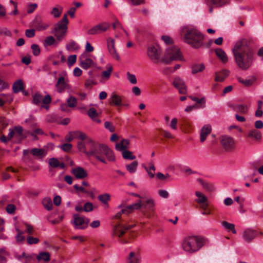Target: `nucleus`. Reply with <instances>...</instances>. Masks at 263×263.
<instances>
[{
	"mask_svg": "<svg viewBox=\"0 0 263 263\" xmlns=\"http://www.w3.org/2000/svg\"><path fill=\"white\" fill-rule=\"evenodd\" d=\"M77 147L79 151L88 156H93L104 164H107L104 156L108 161L114 162L116 160L112 151L106 145L100 144L91 139H87L85 143L83 141L78 142Z\"/></svg>",
	"mask_w": 263,
	"mask_h": 263,
	"instance_id": "obj_1",
	"label": "nucleus"
},
{
	"mask_svg": "<svg viewBox=\"0 0 263 263\" xmlns=\"http://www.w3.org/2000/svg\"><path fill=\"white\" fill-rule=\"evenodd\" d=\"M233 52L236 64L240 69L247 70L251 67L254 54L250 40L242 39L237 42L233 49Z\"/></svg>",
	"mask_w": 263,
	"mask_h": 263,
	"instance_id": "obj_2",
	"label": "nucleus"
},
{
	"mask_svg": "<svg viewBox=\"0 0 263 263\" xmlns=\"http://www.w3.org/2000/svg\"><path fill=\"white\" fill-rule=\"evenodd\" d=\"M205 243L206 240L201 236H187L183 239L182 248L187 253L193 254L198 251Z\"/></svg>",
	"mask_w": 263,
	"mask_h": 263,
	"instance_id": "obj_3",
	"label": "nucleus"
},
{
	"mask_svg": "<svg viewBox=\"0 0 263 263\" xmlns=\"http://www.w3.org/2000/svg\"><path fill=\"white\" fill-rule=\"evenodd\" d=\"M203 39L204 35L194 28L187 29L184 35V42L196 49L203 46Z\"/></svg>",
	"mask_w": 263,
	"mask_h": 263,
	"instance_id": "obj_4",
	"label": "nucleus"
},
{
	"mask_svg": "<svg viewBox=\"0 0 263 263\" xmlns=\"http://www.w3.org/2000/svg\"><path fill=\"white\" fill-rule=\"evenodd\" d=\"M68 22L67 14H65L62 20L54 25L52 33L54 34L59 41L62 40L66 35Z\"/></svg>",
	"mask_w": 263,
	"mask_h": 263,
	"instance_id": "obj_5",
	"label": "nucleus"
},
{
	"mask_svg": "<svg viewBox=\"0 0 263 263\" xmlns=\"http://www.w3.org/2000/svg\"><path fill=\"white\" fill-rule=\"evenodd\" d=\"M134 225H129L125 226L121 224H117L113 229V235L119 238V241L122 243H127L129 236L126 234L127 231L133 228Z\"/></svg>",
	"mask_w": 263,
	"mask_h": 263,
	"instance_id": "obj_6",
	"label": "nucleus"
},
{
	"mask_svg": "<svg viewBox=\"0 0 263 263\" xmlns=\"http://www.w3.org/2000/svg\"><path fill=\"white\" fill-rule=\"evenodd\" d=\"M183 60V57L180 51V49L175 46H171L167 48L165 57L163 61L167 64H169L172 61Z\"/></svg>",
	"mask_w": 263,
	"mask_h": 263,
	"instance_id": "obj_7",
	"label": "nucleus"
},
{
	"mask_svg": "<svg viewBox=\"0 0 263 263\" xmlns=\"http://www.w3.org/2000/svg\"><path fill=\"white\" fill-rule=\"evenodd\" d=\"M220 142L223 148L227 152H232L236 148L235 140L229 136H221L220 138Z\"/></svg>",
	"mask_w": 263,
	"mask_h": 263,
	"instance_id": "obj_8",
	"label": "nucleus"
},
{
	"mask_svg": "<svg viewBox=\"0 0 263 263\" xmlns=\"http://www.w3.org/2000/svg\"><path fill=\"white\" fill-rule=\"evenodd\" d=\"M74 220L72 223L76 229L84 230L87 228L90 219L87 217L81 216L79 214L73 215Z\"/></svg>",
	"mask_w": 263,
	"mask_h": 263,
	"instance_id": "obj_9",
	"label": "nucleus"
},
{
	"mask_svg": "<svg viewBox=\"0 0 263 263\" xmlns=\"http://www.w3.org/2000/svg\"><path fill=\"white\" fill-rule=\"evenodd\" d=\"M161 53V52L160 48L157 45H151L147 48V55L154 63H157L159 62Z\"/></svg>",
	"mask_w": 263,
	"mask_h": 263,
	"instance_id": "obj_10",
	"label": "nucleus"
},
{
	"mask_svg": "<svg viewBox=\"0 0 263 263\" xmlns=\"http://www.w3.org/2000/svg\"><path fill=\"white\" fill-rule=\"evenodd\" d=\"M106 41L107 50L109 53L112 58L116 59L117 61H119L120 57L115 47V40L111 37H108Z\"/></svg>",
	"mask_w": 263,
	"mask_h": 263,
	"instance_id": "obj_11",
	"label": "nucleus"
},
{
	"mask_svg": "<svg viewBox=\"0 0 263 263\" xmlns=\"http://www.w3.org/2000/svg\"><path fill=\"white\" fill-rule=\"evenodd\" d=\"M106 41L107 50L109 53L112 58L116 59L117 61H119L120 57L115 47V40L111 37H108Z\"/></svg>",
	"mask_w": 263,
	"mask_h": 263,
	"instance_id": "obj_12",
	"label": "nucleus"
},
{
	"mask_svg": "<svg viewBox=\"0 0 263 263\" xmlns=\"http://www.w3.org/2000/svg\"><path fill=\"white\" fill-rule=\"evenodd\" d=\"M80 66L84 69L96 66L95 62L90 58L87 57L86 54H83L79 57Z\"/></svg>",
	"mask_w": 263,
	"mask_h": 263,
	"instance_id": "obj_13",
	"label": "nucleus"
},
{
	"mask_svg": "<svg viewBox=\"0 0 263 263\" xmlns=\"http://www.w3.org/2000/svg\"><path fill=\"white\" fill-rule=\"evenodd\" d=\"M68 80L64 76H61L58 79L57 82L55 84L57 90L59 93L63 92L65 89L69 88L68 84Z\"/></svg>",
	"mask_w": 263,
	"mask_h": 263,
	"instance_id": "obj_14",
	"label": "nucleus"
},
{
	"mask_svg": "<svg viewBox=\"0 0 263 263\" xmlns=\"http://www.w3.org/2000/svg\"><path fill=\"white\" fill-rule=\"evenodd\" d=\"M33 103L36 105H40L41 103L44 104H48L51 101V98L50 95H47L43 98L42 96L39 93H36L33 96Z\"/></svg>",
	"mask_w": 263,
	"mask_h": 263,
	"instance_id": "obj_15",
	"label": "nucleus"
},
{
	"mask_svg": "<svg viewBox=\"0 0 263 263\" xmlns=\"http://www.w3.org/2000/svg\"><path fill=\"white\" fill-rule=\"evenodd\" d=\"M140 208V204L139 203H134L132 205H128L123 209H122L120 211L118 212L115 217L117 219H119L121 217L122 214H128L132 212L135 210H138Z\"/></svg>",
	"mask_w": 263,
	"mask_h": 263,
	"instance_id": "obj_16",
	"label": "nucleus"
},
{
	"mask_svg": "<svg viewBox=\"0 0 263 263\" xmlns=\"http://www.w3.org/2000/svg\"><path fill=\"white\" fill-rule=\"evenodd\" d=\"M33 25L38 31H43L47 29L49 25L44 23L40 16H36L33 21Z\"/></svg>",
	"mask_w": 263,
	"mask_h": 263,
	"instance_id": "obj_17",
	"label": "nucleus"
},
{
	"mask_svg": "<svg viewBox=\"0 0 263 263\" xmlns=\"http://www.w3.org/2000/svg\"><path fill=\"white\" fill-rule=\"evenodd\" d=\"M71 173L77 179H84L88 176L87 172L81 167H77L73 168L71 170Z\"/></svg>",
	"mask_w": 263,
	"mask_h": 263,
	"instance_id": "obj_18",
	"label": "nucleus"
},
{
	"mask_svg": "<svg viewBox=\"0 0 263 263\" xmlns=\"http://www.w3.org/2000/svg\"><path fill=\"white\" fill-rule=\"evenodd\" d=\"M174 86L178 90L181 94H185L186 92V89L184 83L182 80L178 77L175 78Z\"/></svg>",
	"mask_w": 263,
	"mask_h": 263,
	"instance_id": "obj_19",
	"label": "nucleus"
},
{
	"mask_svg": "<svg viewBox=\"0 0 263 263\" xmlns=\"http://www.w3.org/2000/svg\"><path fill=\"white\" fill-rule=\"evenodd\" d=\"M257 235V232L250 229H246L242 234L243 239L248 241L250 242Z\"/></svg>",
	"mask_w": 263,
	"mask_h": 263,
	"instance_id": "obj_20",
	"label": "nucleus"
},
{
	"mask_svg": "<svg viewBox=\"0 0 263 263\" xmlns=\"http://www.w3.org/2000/svg\"><path fill=\"white\" fill-rule=\"evenodd\" d=\"M30 153L34 157L43 158L47 154V150L45 148H34L30 150Z\"/></svg>",
	"mask_w": 263,
	"mask_h": 263,
	"instance_id": "obj_21",
	"label": "nucleus"
},
{
	"mask_svg": "<svg viewBox=\"0 0 263 263\" xmlns=\"http://www.w3.org/2000/svg\"><path fill=\"white\" fill-rule=\"evenodd\" d=\"M195 195L198 198L196 200V201L199 204H202L201 208L203 209H206L208 206V204L206 203L207 201L206 197L202 193L199 191H196L195 192Z\"/></svg>",
	"mask_w": 263,
	"mask_h": 263,
	"instance_id": "obj_22",
	"label": "nucleus"
},
{
	"mask_svg": "<svg viewBox=\"0 0 263 263\" xmlns=\"http://www.w3.org/2000/svg\"><path fill=\"white\" fill-rule=\"evenodd\" d=\"M137 203L140 204V208L147 209L149 211H153L155 205L154 202L152 199H147L146 200L139 201Z\"/></svg>",
	"mask_w": 263,
	"mask_h": 263,
	"instance_id": "obj_23",
	"label": "nucleus"
},
{
	"mask_svg": "<svg viewBox=\"0 0 263 263\" xmlns=\"http://www.w3.org/2000/svg\"><path fill=\"white\" fill-rule=\"evenodd\" d=\"M247 137L254 139L257 142H260L262 138V135L260 132L256 129H253L249 131Z\"/></svg>",
	"mask_w": 263,
	"mask_h": 263,
	"instance_id": "obj_24",
	"label": "nucleus"
},
{
	"mask_svg": "<svg viewBox=\"0 0 263 263\" xmlns=\"http://www.w3.org/2000/svg\"><path fill=\"white\" fill-rule=\"evenodd\" d=\"M211 130L212 128L210 125H205L203 126L200 132V140L201 142H203L205 140L206 136L211 133Z\"/></svg>",
	"mask_w": 263,
	"mask_h": 263,
	"instance_id": "obj_25",
	"label": "nucleus"
},
{
	"mask_svg": "<svg viewBox=\"0 0 263 263\" xmlns=\"http://www.w3.org/2000/svg\"><path fill=\"white\" fill-rule=\"evenodd\" d=\"M238 81L246 87L252 86L256 81V78L254 76H251L249 79H243L240 77H237Z\"/></svg>",
	"mask_w": 263,
	"mask_h": 263,
	"instance_id": "obj_26",
	"label": "nucleus"
},
{
	"mask_svg": "<svg viewBox=\"0 0 263 263\" xmlns=\"http://www.w3.org/2000/svg\"><path fill=\"white\" fill-rule=\"evenodd\" d=\"M208 5H213L216 7H222L229 4V0H205Z\"/></svg>",
	"mask_w": 263,
	"mask_h": 263,
	"instance_id": "obj_27",
	"label": "nucleus"
},
{
	"mask_svg": "<svg viewBox=\"0 0 263 263\" xmlns=\"http://www.w3.org/2000/svg\"><path fill=\"white\" fill-rule=\"evenodd\" d=\"M129 145V140L127 139L122 140L120 143L116 144V148L118 151L123 152L128 148Z\"/></svg>",
	"mask_w": 263,
	"mask_h": 263,
	"instance_id": "obj_28",
	"label": "nucleus"
},
{
	"mask_svg": "<svg viewBox=\"0 0 263 263\" xmlns=\"http://www.w3.org/2000/svg\"><path fill=\"white\" fill-rule=\"evenodd\" d=\"M87 114L93 121L97 123H101V120L98 118L99 114L97 112L95 108H90V109H89V110L87 111Z\"/></svg>",
	"mask_w": 263,
	"mask_h": 263,
	"instance_id": "obj_29",
	"label": "nucleus"
},
{
	"mask_svg": "<svg viewBox=\"0 0 263 263\" xmlns=\"http://www.w3.org/2000/svg\"><path fill=\"white\" fill-rule=\"evenodd\" d=\"M230 71L227 69H223L221 71L217 72L215 76V81L222 82L229 76Z\"/></svg>",
	"mask_w": 263,
	"mask_h": 263,
	"instance_id": "obj_30",
	"label": "nucleus"
},
{
	"mask_svg": "<svg viewBox=\"0 0 263 263\" xmlns=\"http://www.w3.org/2000/svg\"><path fill=\"white\" fill-rule=\"evenodd\" d=\"M233 109L239 112L240 114H245L248 111V107L244 104H237L231 106Z\"/></svg>",
	"mask_w": 263,
	"mask_h": 263,
	"instance_id": "obj_31",
	"label": "nucleus"
},
{
	"mask_svg": "<svg viewBox=\"0 0 263 263\" xmlns=\"http://www.w3.org/2000/svg\"><path fill=\"white\" fill-rule=\"evenodd\" d=\"M63 7L60 5H57L53 7L50 12V14L54 18H59L61 15Z\"/></svg>",
	"mask_w": 263,
	"mask_h": 263,
	"instance_id": "obj_32",
	"label": "nucleus"
},
{
	"mask_svg": "<svg viewBox=\"0 0 263 263\" xmlns=\"http://www.w3.org/2000/svg\"><path fill=\"white\" fill-rule=\"evenodd\" d=\"M217 57L223 63H226L228 62V58L226 52L221 49L218 48L215 51Z\"/></svg>",
	"mask_w": 263,
	"mask_h": 263,
	"instance_id": "obj_33",
	"label": "nucleus"
},
{
	"mask_svg": "<svg viewBox=\"0 0 263 263\" xmlns=\"http://www.w3.org/2000/svg\"><path fill=\"white\" fill-rule=\"evenodd\" d=\"M110 99L111 101L110 103L111 104H112L116 106H120L123 105L122 103L121 97L118 95L113 93Z\"/></svg>",
	"mask_w": 263,
	"mask_h": 263,
	"instance_id": "obj_34",
	"label": "nucleus"
},
{
	"mask_svg": "<svg viewBox=\"0 0 263 263\" xmlns=\"http://www.w3.org/2000/svg\"><path fill=\"white\" fill-rule=\"evenodd\" d=\"M49 164L52 167L56 168L60 167L61 168L65 167V164L63 162L60 163L57 158H52L49 160Z\"/></svg>",
	"mask_w": 263,
	"mask_h": 263,
	"instance_id": "obj_35",
	"label": "nucleus"
},
{
	"mask_svg": "<svg viewBox=\"0 0 263 263\" xmlns=\"http://www.w3.org/2000/svg\"><path fill=\"white\" fill-rule=\"evenodd\" d=\"M13 91L14 93H17L24 89L23 83L22 80H17L13 85Z\"/></svg>",
	"mask_w": 263,
	"mask_h": 263,
	"instance_id": "obj_36",
	"label": "nucleus"
},
{
	"mask_svg": "<svg viewBox=\"0 0 263 263\" xmlns=\"http://www.w3.org/2000/svg\"><path fill=\"white\" fill-rule=\"evenodd\" d=\"M191 68L192 73L193 74H196L202 71L204 69L205 66L203 64H196L192 65Z\"/></svg>",
	"mask_w": 263,
	"mask_h": 263,
	"instance_id": "obj_37",
	"label": "nucleus"
},
{
	"mask_svg": "<svg viewBox=\"0 0 263 263\" xmlns=\"http://www.w3.org/2000/svg\"><path fill=\"white\" fill-rule=\"evenodd\" d=\"M221 224L228 231H231L233 234L236 233L235 225L234 224L224 221L221 222Z\"/></svg>",
	"mask_w": 263,
	"mask_h": 263,
	"instance_id": "obj_38",
	"label": "nucleus"
},
{
	"mask_svg": "<svg viewBox=\"0 0 263 263\" xmlns=\"http://www.w3.org/2000/svg\"><path fill=\"white\" fill-rule=\"evenodd\" d=\"M15 137L18 139H22L25 138L23 135V129L22 126H16L14 127Z\"/></svg>",
	"mask_w": 263,
	"mask_h": 263,
	"instance_id": "obj_39",
	"label": "nucleus"
},
{
	"mask_svg": "<svg viewBox=\"0 0 263 263\" xmlns=\"http://www.w3.org/2000/svg\"><path fill=\"white\" fill-rule=\"evenodd\" d=\"M66 49L68 50L74 51L80 49L79 45L73 41L69 42L66 46Z\"/></svg>",
	"mask_w": 263,
	"mask_h": 263,
	"instance_id": "obj_40",
	"label": "nucleus"
},
{
	"mask_svg": "<svg viewBox=\"0 0 263 263\" xmlns=\"http://www.w3.org/2000/svg\"><path fill=\"white\" fill-rule=\"evenodd\" d=\"M138 165V162L136 161L132 162L130 164L126 165L127 170L130 173H135Z\"/></svg>",
	"mask_w": 263,
	"mask_h": 263,
	"instance_id": "obj_41",
	"label": "nucleus"
},
{
	"mask_svg": "<svg viewBox=\"0 0 263 263\" xmlns=\"http://www.w3.org/2000/svg\"><path fill=\"white\" fill-rule=\"evenodd\" d=\"M15 230L17 232V234L15 236V239L17 242H22L25 238L23 236L24 232L22 231L17 228L15 229Z\"/></svg>",
	"mask_w": 263,
	"mask_h": 263,
	"instance_id": "obj_42",
	"label": "nucleus"
},
{
	"mask_svg": "<svg viewBox=\"0 0 263 263\" xmlns=\"http://www.w3.org/2000/svg\"><path fill=\"white\" fill-rule=\"evenodd\" d=\"M67 105L69 107L73 108L76 106L77 104V99L72 96H70L67 100Z\"/></svg>",
	"mask_w": 263,
	"mask_h": 263,
	"instance_id": "obj_43",
	"label": "nucleus"
},
{
	"mask_svg": "<svg viewBox=\"0 0 263 263\" xmlns=\"http://www.w3.org/2000/svg\"><path fill=\"white\" fill-rule=\"evenodd\" d=\"M50 254L48 252L40 253L37 256V259L39 260H43L45 261L50 260Z\"/></svg>",
	"mask_w": 263,
	"mask_h": 263,
	"instance_id": "obj_44",
	"label": "nucleus"
},
{
	"mask_svg": "<svg viewBox=\"0 0 263 263\" xmlns=\"http://www.w3.org/2000/svg\"><path fill=\"white\" fill-rule=\"evenodd\" d=\"M122 156L125 159L134 160L136 159V156L133 155V153L127 150L122 152Z\"/></svg>",
	"mask_w": 263,
	"mask_h": 263,
	"instance_id": "obj_45",
	"label": "nucleus"
},
{
	"mask_svg": "<svg viewBox=\"0 0 263 263\" xmlns=\"http://www.w3.org/2000/svg\"><path fill=\"white\" fill-rule=\"evenodd\" d=\"M43 204L44 208L48 211H50L52 209L53 205L52 201L49 198H45L43 201Z\"/></svg>",
	"mask_w": 263,
	"mask_h": 263,
	"instance_id": "obj_46",
	"label": "nucleus"
},
{
	"mask_svg": "<svg viewBox=\"0 0 263 263\" xmlns=\"http://www.w3.org/2000/svg\"><path fill=\"white\" fill-rule=\"evenodd\" d=\"M98 199L103 203L107 204L108 201L110 199V197L108 194H104L99 195Z\"/></svg>",
	"mask_w": 263,
	"mask_h": 263,
	"instance_id": "obj_47",
	"label": "nucleus"
},
{
	"mask_svg": "<svg viewBox=\"0 0 263 263\" xmlns=\"http://www.w3.org/2000/svg\"><path fill=\"white\" fill-rule=\"evenodd\" d=\"M99 33L106 31L109 27L110 25L107 23H103L97 25Z\"/></svg>",
	"mask_w": 263,
	"mask_h": 263,
	"instance_id": "obj_48",
	"label": "nucleus"
},
{
	"mask_svg": "<svg viewBox=\"0 0 263 263\" xmlns=\"http://www.w3.org/2000/svg\"><path fill=\"white\" fill-rule=\"evenodd\" d=\"M139 260L138 256H136L134 252H131L129 254L128 263H139Z\"/></svg>",
	"mask_w": 263,
	"mask_h": 263,
	"instance_id": "obj_49",
	"label": "nucleus"
},
{
	"mask_svg": "<svg viewBox=\"0 0 263 263\" xmlns=\"http://www.w3.org/2000/svg\"><path fill=\"white\" fill-rule=\"evenodd\" d=\"M73 135L75 138H78L81 139V140H87V139H89L87 138V136L85 134L79 131L74 132Z\"/></svg>",
	"mask_w": 263,
	"mask_h": 263,
	"instance_id": "obj_50",
	"label": "nucleus"
},
{
	"mask_svg": "<svg viewBox=\"0 0 263 263\" xmlns=\"http://www.w3.org/2000/svg\"><path fill=\"white\" fill-rule=\"evenodd\" d=\"M31 48L34 56H37L40 54L41 49L38 45L35 44L31 45Z\"/></svg>",
	"mask_w": 263,
	"mask_h": 263,
	"instance_id": "obj_51",
	"label": "nucleus"
},
{
	"mask_svg": "<svg viewBox=\"0 0 263 263\" xmlns=\"http://www.w3.org/2000/svg\"><path fill=\"white\" fill-rule=\"evenodd\" d=\"M55 40L52 36L47 37L44 41V46H51L55 43Z\"/></svg>",
	"mask_w": 263,
	"mask_h": 263,
	"instance_id": "obj_52",
	"label": "nucleus"
},
{
	"mask_svg": "<svg viewBox=\"0 0 263 263\" xmlns=\"http://www.w3.org/2000/svg\"><path fill=\"white\" fill-rule=\"evenodd\" d=\"M72 146L70 143H64L59 146V147L65 152H69L71 149Z\"/></svg>",
	"mask_w": 263,
	"mask_h": 263,
	"instance_id": "obj_53",
	"label": "nucleus"
},
{
	"mask_svg": "<svg viewBox=\"0 0 263 263\" xmlns=\"http://www.w3.org/2000/svg\"><path fill=\"white\" fill-rule=\"evenodd\" d=\"M127 79L132 84H135L137 82L135 75L131 74L129 72H127Z\"/></svg>",
	"mask_w": 263,
	"mask_h": 263,
	"instance_id": "obj_54",
	"label": "nucleus"
},
{
	"mask_svg": "<svg viewBox=\"0 0 263 263\" xmlns=\"http://www.w3.org/2000/svg\"><path fill=\"white\" fill-rule=\"evenodd\" d=\"M77 60V55L73 54L69 56L68 58L67 64L70 67L72 66L76 62Z\"/></svg>",
	"mask_w": 263,
	"mask_h": 263,
	"instance_id": "obj_55",
	"label": "nucleus"
},
{
	"mask_svg": "<svg viewBox=\"0 0 263 263\" xmlns=\"http://www.w3.org/2000/svg\"><path fill=\"white\" fill-rule=\"evenodd\" d=\"M8 123L4 117H0V132L7 127Z\"/></svg>",
	"mask_w": 263,
	"mask_h": 263,
	"instance_id": "obj_56",
	"label": "nucleus"
},
{
	"mask_svg": "<svg viewBox=\"0 0 263 263\" xmlns=\"http://www.w3.org/2000/svg\"><path fill=\"white\" fill-rule=\"evenodd\" d=\"M112 71V68L111 66L108 67L107 70L103 71L102 72V77L106 79H108L110 77L111 71Z\"/></svg>",
	"mask_w": 263,
	"mask_h": 263,
	"instance_id": "obj_57",
	"label": "nucleus"
},
{
	"mask_svg": "<svg viewBox=\"0 0 263 263\" xmlns=\"http://www.w3.org/2000/svg\"><path fill=\"white\" fill-rule=\"evenodd\" d=\"M16 210L15 205L13 204H9L6 208L7 212L9 214H13Z\"/></svg>",
	"mask_w": 263,
	"mask_h": 263,
	"instance_id": "obj_58",
	"label": "nucleus"
},
{
	"mask_svg": "<svg viewBox=\"0 0 263 263\" xmlns=\"http://www.w3.org/2000/svg\"><path fill=\"white\" fill-rule=\"evenodd\" d=\"M83 210L87 212L92 211L93 210L92 203L89 202H86L84 205Z\"/></svg>",
	"mask_w": 263,
	"mask_h": 263,
	"instance_id": "obj_59",
	"label": "nucleus"
},
{
	"mask_svg": "<svg viewBox=\"0 0 263 263\" xmlns=\"http://www.w3.org/2000/svg\"><path fill=\"white\" fill-rule=\"evenodd\" d=\"M27 243L29 245L36 244L39 242V239L32 236H28L27 238Z\"/></svg>",
	"mask_w": 263,
	"mask_h": 263,
	"instance_id": "obj_60",
	"label": "nucleus"
},
{
	"mask_svg": "<svg viewBox=\"0 0 263 263\" xmlns=\"http://www.w3.org/2000/svg\"><path fill=\"white\" fill-rule=\"evenodd\" d=\"M104 127L110 132H114L115 130V128L113 126L112 124L108 121H106L104 123Z\"/></svg>",
	"mask_w": 263,
	"mask_h": 263,
	"instance_id": "obj_61",
	"label": "nucleus"
},
{
	"mask_svg": "<svg viewBox=\"0 0 263 263\" xmlns=\"http://www.w3.org/2000/svg\"><path fill=\"white\" fill-rule=\"evenodd\" d=\"M73 187L76 190H77L78 192L88 194H89V192L87 191L84 187L80 186L78 184L74 185Z\"/></svg>",
	"mask_w": 263,
	"mask_h": 263,
	"instance_id": "obj_62",
	"label": "nucleus"
},
{
	"mask_svg": "<svg viewBox=\"0 0 263 263\" xmlns=\"http://www.w3.org/2000/svg\"><path fill=\"white\" fill-rule=\"evenodd\" d=\"M25 35L28 37H32L35 35V30L33 29H27L25 31Z\"/></svg>",
	"mask_w": 263,
	"mask_h": 263,
	"instance_id": "obj_63",
	"label": "nucleus"
},
{
	"mask_svg": "<svg viewBox=\"0 0 263 263\" xmlns=\"http://www.w3.org/2000/svg\"><path fill=\"white\" fill-rule=\"evenodd\" d=\"M161 39L167 45L171 44L173 43L172 39L169 36L163 35L161 36Z\"/></svg>",
	"mask_w": 263,
	"mask_h": 263,
	"instance_id": "obj_64",
	"label": "nucleus"
}]
</instances>
